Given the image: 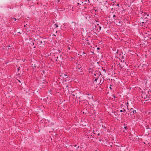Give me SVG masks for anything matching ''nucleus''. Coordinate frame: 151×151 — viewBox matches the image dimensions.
Instances as JSON below:
<instances>
[{
    "instance_id": "nucleus-20",
    "label": "nucleus",
    "mask_w": 151,
    "mask_h": 151,
    "mask_svg": "<svg viewBox=\"0 0 151 151\" xmlns=\"http://www.w3.org/2000/svg\"><path fill=\"white\" fill-rule=\"evenodd\" d=\"M109 88H110V89H111V86H110V87H109Z\"/></svg>"
},
{
    "instance_id": "nucleus-26",
    "label": "nucleus",
    "mask_w": 151,
    "mask_h": 151,
    "mask_svg": "<svg viewBox=\"0 0 151 151\" xmlns=\"http://www.w3.org/2000/svg\"><path fill=\"white\" fill-rule=\"evenodd\" d=\"M99 134H99V133H98V135H99Z\"/></svg>"
},
{
    "instance_id": "nucleus-23",
    "label": "nucleus",
    "mask_w": 151,
    "mask_h": 151,
    "mask_svg": "<svg viewBox=\"0 0 151 151\" xmlns=\"http://www.w3.org/2000/svg\"><path fill=\"white\" fill-rule=\"evenodd\" d=\"M58 1V2H59V0H58V1Z\"/></svg>"
},
{
    "instance_id": "nucleus-11",
    "label": "nucleus",
    "mask_w": 151,
    "mask_h": 151,
    "mask_svg": "<svg viewBox=\"0 0 151 151\" xmlns=\"http://www.w3.org/2000/svg\"><path fill=\"white\" fill-rule=\"evenodd\" d=\"M113 17H116V16H115V15H113Z\"/></svg>"
},
{
    "instance_id": "nucleus-5",
    "label": "nucleus",
    "mask_w": 151,
    "mask_h": 151,
    "mask_svg": "<svg viewBox=\"0 0 151 151\" xmlns=\"http://www.w3.org/2000/svg\"><path fill=\"white\" fill-rule=\"evenodd\" d=\"M55 25L56 26L55 28H57L58 27V25L56 24H55Z\"/></svg>"
},
{
    "instance_id": "nucleus-21",
    "label": "nucleus",
    "mask_w": 151,
    "mask_h": 151,
    "mask_svg": "<svg viewBox=\"0 0 151 151\" xmlns=\"http://www.w3.org/2000/svg\"><path fill=\"white\" fill-rule=\"evenodd\" d=\"M104 71L106 72V71H105V69H104Z\"/></svg>"
},
{
    "instance_id": "nucleus-37",
    "label": "nucleus",
    "mask_w": 151,
    "mask_h": 151,
    "mask_svg": "<svg viewBox=\"0 0 151 151\" xmlns=\"http://www.w3.org/2000/svg\"><path fill=\"white\" fill-rule=\"evenodd\" d=\"M150 129H151V128Z\"/></svg>"
},
{
    "instance_id": "nucleus-12",
    "label": "nucleus",
    "mask_w": 151,
    "mask_h": 151,
    "mask_svg": "<svg viewBox=\"0 0 151 151\" xmlns=\"http://www.w3.org/2000/svg\"><path fill=\"white\" fill-rule=\"evenodd\" d=\"M13 19H14L15 21H16V18H13Z\"/></svg>"
},
{
    "instance_id": "nucleus-24",
    "label": "nucleus",
    "mask_w": 151,
    "mask_h": 151,
    "mask_svg": "<svg viewBox=\"0 0 151 151\" xmlns=\"http://www.w3.org/2000/svg\"><path fill=\"white\" fill-rule=\"evenodd\" d=\"M149 16V15L148 14H147V17H148Z\"/></svg>"
},
{
    "instance_id": "nucleus-18",
    "label": "nucleus",
    "mask_w": 151,
    "mask_h": 151,
    "mask_svg": "<svg viewBox=\"0 0 151 151\" xmlns=\"http://www.w3.org/2000/svg\"><path fill=\"white\" fill-rule=\"evenodd\" d=\"M99 28H100V30L101 29V27H99Z\"/></svg>"
},
{
    "instance_id": "nucleus-34",
    "label": "nucleus",
    "mask_w": 151,
    "mask_h": 151,
    "mask_svg": "<svg viewBox=\"0 0 151 151\" xmlns=\"http://www.w3.org/2000/svg\"><path fill=\"white\" fill-rule=\"evenodd\" d=\"M10 46H9L8 47H10Z\"/></svg>"
},
{
    "instance_id": "nucleus-16",
    "label": "nucleus",
    "mask_w": 151,
    "mask_h": 151,
    "mask_svg": "<svg viewBox=\"0 0 151 151\" xmlns=\"http://www.w3.org/2000/svg\"><path fill=\"white\" fill-rule=\"evenodd\" d=\"M97 49L98 50H99V49H100V48H99V47H98V48H97Z\"/></svg>"
},
{
    "instance_id": "nucleus-7",
    "label": "nucleus",
    "mask_w": 151,
    "mask_h": 151,
    "mask_svg": "<svg viewBox=\"0 0 151 151\" xmlns=\"http://www.w3.org/2000/svg\"><path fill=\"white\" fill-rule=\"evenodd\" d=\"M86 95H88L89 96L90 94L88 93H86L85 94Z\"/></svg>"
},
{
    "instance_id": "nucleus-10",
    "label": "nucleus",
    "mask_w": 151,
    "mask_h": 151,
    "mask_svg": "<svg viewBox=\"0 0 151 151\" xmlns=\"http://www.w3.org/2000/svg\"><path fill=\"white\" fill-rule=\"evenodd\" d=\"M120 111V112H123V110H121Z\"/></svg>"
},
{
    "instance_id": "nucleus-33",
    "label": "nucleus",
    "mask_w": 151,
    "mask_h": 151,
    "mask_svg": "<svg viewBox=\"0 0 151 151\" xmlns=\"http://www.w3.org/2000/svg\"><path fill=\"white\" fill-rule=\"evenodd\" d=\"M92 97H93V96H91V98H92Z\"/></svg>"
},
{
    "instance_id": "nucleus-35",
    "label": "nucleus",
    "mask_w": 151,
    "mask_h": 151,
    "mask_svg": "<svg viewBox=\"0 0 151 151\" xmlns=\"http://www.w3.org/2000/svg\"><path fill=\"white\" fill-rule=\"evenodd\" d=\"M89 98L91 99V97H89Z\"/></svg>"
},
{
    "instance_id": "nucleus-1",
    "label": "nucleus",
    "mask_w": 151,
    "mask_h": 151,
    "mask_svg": "<svg viewBox=\"0 0 151 151\" xmlns=\"http://www.w3.org/2000/svg\"><path fill=\"white\" fill-rule=\"evenodd\" d=\"M130 111L131 113L132 112L133 113H136V111L135 110H134L132 108L130 109Z\"/></svg>"
},
{
    "instance_id": "nucleus-17",
    "label": "nucleus",
    "mask_w": 151,
    "mask_h": 151,
    "mask_svg": "<svg viewBox=\"0 0 151 151\" xmlns=\"http://www.w3.org/2000/svg\"><path fill=\"white\" fill-rule=\"evenodd\" d=\"M124 128L125 129H126V128H127V127H124Z\"/></svg>"
},
{
    "instance_id": "nucleus-6",
    "label": "nucleus",
    "mask_w": 151,
    "mask_h": 151,
    "mask_svg": "<svg viewBox=\"0 0 151 151\" xmlns=\"http://www.w3.org/2000/svg\"><path fill=\"white\" fill-rule=\"evenodd\" d=\"M20 67H19L18 68V69H17V70H18V71H19V70H20Z\"/></svg>"
},
{
    "instance_id": "nucleus-28",
    "label": "nucleus",
    "mask_w": 151,
    "mask_h": 151,
    "mask_svg": "<svg viewBox=\"0 0 151 151\" xmlns=\"http://www.w3.org/2000/svg\"><path fill=\"white\" fill-rule=\"evenodd\" d=\"M64 76H65V74L64 75ZM65 76H66V75H65Z\"/></svg>"
},
{
    "instance_id": "nucleus-9",
    "label": "nucleus",
    "mask_w": 151,
    "mask_h": 151,
    "mask_svg": "<svg viewBox=\"0 0 151 151\" xmlns=\"http://www.w3.org/2000/svg\"><path fill=\"white\" fill-rule=\"evenodd\" d=\"M113 96L114 97V98H116V96L114 95H113Z\"/></svg>"
},
{
    "instance_id": "nucleus-13",
    "label": "nucleus",
    "mask_w": 151,
    "mask_h": 151,
    "mask_svg": "<svg viewBox=\"0 0 151 151\" xmlns=\"http://www.w3.org/2000/svg\"><path fill=\"white\" fill-rule=\"evenodd\" d=\"M124 110H123V112L124 111H126L124 109H123Z\"/></svg>"
},
{
    "instance_id": "nucleus-14",
    "label": "nucleus",
    "mask_w": 151,
    "mask_h": 151,
    "mask_svg": "<svg viewBox=\"0 0 151 151\" xmlns=\"http://www.w3.org/2000/svg\"><path fill=\"white\" fill-rule=\"evenodd\" d=\"M18 81L20 83H21V81H20L19 80H18Z\"/></svg>"
},
{
    "instance_id": "nucleus-32",
    "label": "nucleus",
    "mask_w": 151,
    "mask_h": 151,
    "mask_svg": "<svg viewBox=\"0 0 151 151\" xmlns=\"http://www.w3.org/2000/svg\"><path fill=\"white\" fill-rule=\"evenodd\" d=\"M24 27H25L26 26V25H24Z\"/></svg>"
},
{
    "instance_id": "nucleus-4",
    "label": "nucleus",
    "mask_w": 151,
    "mask_h": 151,
    "mask_svg": "<svg viewBox=\"0 0 151 151\" xmlns=\"http://www.w3.org/2000/svg\"><path fill=\"white\" fill-rule=\"evenodd\" d=\"M98 78H95V80H94V81H95L96 82V81H97V80H98Z\"/></svg>"
},
{
    "instance_id": "nucleus-36",
    "label": "nucleus",
    "mask_w": 151,
    "mask_h": 151,
    "mask_svg": "<svg viewBox=\"0 0 151 151\" xmlns=\"http://www.w3.org/2000/svg\"><path fill=\"white\" fill-rule=\"evenodd\" d=\"M76 145H75V146L76 147Z\"/></svg>"
},
{
    "instance_id": "nucleus-22",
    "label": "nucleus",
    "mask_w": 151,
    "mask_h": 151,
    "mask_svg": "<svg viewBox=\"0 0 151 151\" xmlns=\"http://www.w3.org/2000/svg\"><path fill=\"white\" fill-rule=\"evenodd\" d=\"M68 49L70 50V47H68Z\"/></svg>"
},
{
    "instance_id": "nucleus-2",
    "label": "nucleus",
    "mask_w": 151,
    "mask_h": 151,
    "mask_svg": "<svg viewBox=\"0 0 151 151\" xmlns=\"http://www.w3.org/2000/svg\"><path fill=\"white\" fill-rule=\"evenodd\" d=\"M76 68L78 69H80L81 68V66L79 64H78L76 66Z\"/></svg>"
},
{
    "instance_id": "nucleus-8",
    "label": "nucleus",
    "mask_w": 151,
    "mask_h": 151,
    "mask_svg": "<svg viewBox=\"0 0 151 151\" xmlns=\"http://www.w3.org/2000/svg\"><path fill=\"white\" fill-rule=\"evenodd\" d=\"M80 4L79 3H77V6L78 7V6H79V5Z\"/></svg>"
},
{
    "instance_id": "nucleus-15",
    "label": "nucleus",
    "mask_w": 151,
    "mask_h": 151,
    "mask_svg": "<svg viewBox=\"0 0 151 151\" xmlns=\"http://www.w3.org/2000/svg\"><path fill=\"white\" fill-rule=\"evenodd\" d=\"M101 80H100V83H101Z\"/></svg>"
},
{
    "instance_id": "nucleus-30",
    "label": "nucleus",
    "mask_w": 151,
    "mask_h": 151,
    "mask_svg": "<svg viewBox=\"0 0 151 151\" xmlns=\"http://www.w3.org/2000/svg\"><path fill=\"white\" fill-rule=\"evenodd\" d=\"M57 58H58V57H57Z\"/></svg>"
},
{
    "instance_id": "nucleus-31",
    "label": "nucleus",
    "mask_w": 151,
    "mask_h": 151,
    "mask_svg": "<svg viewBox=\"0 0 151 151\" xmlns=\"http://www.w3.org/2000/svg\"><path fill=\"white\" fill-rule=\"evenodd\" d=\"M68 87V86L67 85L66 86V87Z\"/></svg>"
},
{
    "instance_id": "nucleus-27",
    "label": "nucleus",
    "mask_w": 151,
    "mask_h": 151,
    "mask_svg": "<svg viewBox=\"0 0 151 151\" xmlns=\"http://www.w3.org/2000/svg\"><path fill=\"white\" fill-rule=\"evenodd\" d=\"M88 45H89V44H89V43H88Z\"/></svg>"
},
{
    "instance_id": "nucleus-25",
    "label": "nucleus",
    "mask_w": 151,
    "mask_h": 151,
    "mask_svg": "<svg viewBox=\"0 0 151 151\" xmlns=\"http://www.w3.org/2000/svg\"><path fill=\"white\" fill-rule=\"evenodd\" d=\"M94 76H96V74H94Z\"/></svg>"
},
{
    "instance_id": "nucleus-19",
    "label": "nucleus",
    "mask_w": 151,
    "mask_h": 151,
    "mask_svg": "<svg viewBox=\"0 0 151 151\" xmlns=\"http://www.w3.org/2000/svg\"><path fill=\"white\" fill-rule=\"evenodd\" d=\"M99 73H100V75L99 76H100V75H101V73L100 72Z\"/></svg>"
},
{
    "instance_id": "nucleus-3",
    "label": "nucleus",
    "mask_w": 151,
    "mask_h": 151,
    "mask_svg": "<svg viewBox=\"0 0 151 151\" xmlns=\"http://www.w3.org/2000/svg\"><path fill=\"white\" fill-rule=\"evenodd\" d=\"M146 128L147 129H149L150 127L149 126H146Z\"/></svg>"
},
{
    "instance_id": "nucleus-29",
    "label": "nucleus",
    "mask_w": 151,
    "mask_h": 151,
    "mask_svg": "<svg viewBox=\"0 0 151 151\" xmlns=\"http://www.w3.org/2000/svg\"><path fill=\"white\" fill-rule=\"evenodd\" d=\"M145 13V14H146V13Z\"/></svg>"
}]
</instances>
